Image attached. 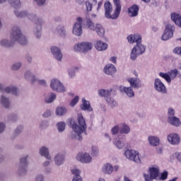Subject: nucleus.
I'll use <instances>...</instances> for the list:
<instances>
[{"label":"nucleus","mask_w":181,"mask_h":181,"mask_svg":"<svg viewBox=\"0 0 181 181\" xmlns=\"http://www.w3.org/2000/svg\"><path fill=\"white\" fill-rule=\"evenodd\" d=\"M76 159L81 163H91L93 162V157L88 153H78Z\"/></svg>","instance_id":"11"},{"label":"nucleus","mask_w":181,"mask_h":181,"mask_svg":"<svg viewBox=\"0 0 181 181\" xmlns=\"http://www.w3.org/2000/svg\"><path fill=\"white\" fill-rule=\"evenodd\" d=\"M173 158H176L178 162L181 163V153L177 152L173 154Z\"/></svg>","instance_id":"62"},{"label":"nucleus","mask_w":181,"mask_h":181,"mask_svg":"<svg viewBox=\"0 0 181 181\" xmlns=\"http://www.w3.org/2000/svg\"><path fill=\"white\" fill-rule=\"evenodd\" d=\"M13 12L16 18H26V15H28V11L14 10Z\"/></svg>","instance_id":"42"},{"label":"nucleus","mask_w":181,"mask_h":181,"mask_svg":"<svg viewBox=\"0 0 181 181\" xmlns=\"http://www.w3.org/2000/svg\"><path fill=\"white\" fill-rule=\"evenodd\" d=\"M55 33L61 36V37H66L67 36V31L66 30V28L63 25H57Z\"/></svg>","instance_id":"27"},{"label":"nucleus","mask_w":181,"mask_h":181,"mask_svg":"<svg viewBox=\"0 0 181 181\" xmlns=\"http://www.w3.org/2000/svg\"><path fill=\"white\" fill-rule=\"evenodd\" d=\"M103 73L107 76H114L117 73V68L112 64H107L103 69Z\"/></svg>","instance_id":"20"},{"label":"nucleus","mask_w":181,"mask_h":181,"mask_svg":"<svg viewBox=\"0 0 181 181\" xmlns=\"http://www.w3.org/2000/svg\"><path fill=\"white\" fill-rule=\"evenodd\" d=\"M149 173V177H151V179H156L159 177V170L156 168H150Z\"/></svg>","instance_id":"38"},{"label":"nucleus","mask_w":181,"mask_h":181,"mask_svg":"<svg viewBox=\"0 0 181 181\" xmlns=\"http://www.w3.org/2000/svg\"><path fill=\"white\" fill-rule=\"evenodd\" d=\"M168 122L169 124H170V125H173V127H180L181 125L180 119L176 117V116H174L173 117H169Z\"/></svg>","instance_id":"30"},{"label":"nucleus","mask_w":181,"mask_h":181,"mask_svg":"<svg viewBox=\"0 0 181 181\" xmlns=\"http://www.w3.org/2000/svg\"><path fill=\"white\" fill-rule=\"evenodd\" d=\"M173 53H175V54H178L179 56H181V47H175L173 49Z\"/></svg>","instance_id":"63"},{"label":"nucleus","mask_w":181,"mask_h":181,"mask_svg":"<svg viewBox=\"0 0 181 181\" xmlns=\"http://www.w3.org/2000/svg\"><path fill=\"white\" fill-rule=\"evenodd\" d=\"M119 91L120 93H124L129 97V98H134L135 97V92H134V88L131 86L127 87L124 86H119Z\"/></svg>","instance_id":"16"},{"label":"nucleus","mask_w":181,"mask_h":181,"mask_svg":"<svg viewBox=\"0 0 181 181\" xmlns=\"http://www.w3.org/2000/svg\"><path fill=\"white\" fill-rule=\"evenodd\" d=\"M18 119H19V117H18V115L13 113L8 116V122H18Z\"/></svg>","instance_id":"48"},{"label":"nucleus","mask_w":181,"mask_h":181,"mask_svg":"<svg viewBox=\"0 0 181 181\" xmlns=\"http://www.w3.org/2000/svg\"><path fill=\"white\" fill-rule=\"evenodd\" d=\"M17 172L20 176H23V175H26V173L28 172V166L19 165Z\"/></svg>","instance_id":"45"},{"label":"nucleus","mask_w":181,"mask_h":181,"mask_svg":"<svg viewBox=\"0 0 181 181\" xmlns=\"http://www.w3.org/2000/svg\"><path fill=\"white\" fill-rule=\"evenodd\" d=\"M23 131V126H22V125L18 126L16 128V129H14L13 135L11 136V141H13V139H15V138H16V136H19V135H21V134H22Z\"/></svg>","instance_id":"35"},{"label":"nucleus","mask_w":181,"mask_h":181,"mask_svg":"<svg viewBox=\"0 0 181 181\" xmlns=\"http://www.w3.org/2000/svg\"><path fill=\"white\" fill-rule=\"evenodd\" d=\"M91 2H93V4H94L95 5H97V0H88L86 2V8L87 12H91V11H93V4H91Z\"/></svg>","instance_id":"43"},{"label":"nucleus","mask_w":181,"mask_h":181,"mask_svg":"<svg viewBox=\"0 0 181 181\" xmlns=\"http://www.w3.org/2000/svg\"><path fill=\"white\" fill-rule=\"evenodd\" d=\"M67 114V107L64 106H59L56 109V115L58 117H63V115H66Z\"/></svg>","instance_id":"37"},{"label":"nucleus","mask_w":181,"mask_h":181,"mask_svg":"<svg viewBox=\"0 0 181 181\" xmlns=\"http://www.w3.org/2000/svg\"><path fill=\"white\" fill-rule=\"evenodd\" d=\"M111 91L112 90L100 89L98 93L100 97H104L109 107L114 108L115 107H118V103L115 101V99L111 97Z\"/></svg>","instance_id":"5"},{"label":"nucleus","mask_w":181,"mask_h":181,"mask_svg":"<svg viewBox=\"0 0 181 181\" xmlns=\"http://www.w3.org/2000/svg\"><path fill=\"white\" fill-rule=\"evenodd\" d=\"M108 45L103 42L101 40H97L95 43V48L98 49V52H103L104 50H107Z\"/></svg>","instance_id":"28"},{"label":"nucleus","mask_w":181,"mask_h":181,"mask_svg":"<svg viewBox=\"0 0 181 181\" xmlns=\"http://www.w3.org/2000/svg\"><path fill=\"white\" fill-rule=\"evenodd\" d=\"M86 26L88 29H90V30H95V25L91 21V20L87 21Z\"/></svg>","instance_id":"54"},{"label":"nucleus","mask_w":181,"mask_h":181,"mask_svg":"<svg viewBox=\"0 0 181 181\" xmlns=\"http://www.w3.org/2000/svg\"><path fill=\"white\" fill-rule=\"evenodd\" d=\"M39 154L40 156H43L47 160H52V156H50V153L49 152V148L43 146L39 149Z\"/></svg>","instance_id":"22"},{"label":"nucleus","mask_w":181,"mask_h":181,"mask_svg":"<svg viewBox=\"0 0 181 181\" xmlns=\"http://www.w3.org/2000/svg\"><path fill=\"white\" fill-rule=\"evenodd\" d=\"M38 22H40V23L35 24V26L34 27L33 34L37 39H40L42 37V30L43 29V25L46 23V21H42V20H40V21Z\"/></svg>","instance_id":"12"},{"label":"nucleus","mask_w":181,"mask_h":181,"mask_svg":"<svg viewBox=\"0 0 181 181\" xmlns=\"http://www.w3.org/2000/svg\"><path fill=\"white\" fill-rule=\"evenodd\" d=\"M93 49V43L89 42H79L74 45V52H81L82 53H87Z\"/></svg>","instance_id":"6"},{"label":"nucleus","mask_w":181,"mask_h":181,"mask_svg":"<svg viewBox=\"0 0 181 181\" xmlns=\"http://www.w3.org/2000/svg\"><path fill=\"white\" fill-rule=\"evenodd\" d=\"M148 141L151 146H158L160 140L158 136H150L148 138Z\"/></svg>","instance_id":"32"},{"label":"nucleus","mask_w":181,"mask_h":181,"mask_svg":"<svg viewBox=\"0 0 181 181\" xmlns=\"http://www.w3.org/2000/svg\"><path fill=\"white\" fill-rule=\"evenodd\" d=\"M98 148L97 146H93L91 148V155L92 156H98Z\"/></svg>","instance_id":"55"},{"label":"nucleus","mask_w":181,"mask_h":181,"mask_svg":"<svg viewBox=\"0 0 181 181\" xmlns=\"http://www.w3.org/2000/svg\"><path fill=\"white\" fill-rule=\"evenodd\" d=\"M127 40L131 45L136 43L130 53L131 60H136L138 56L144 54L146 50V47L142 44V36L139 34L130 35L127 36Z\"/></svg>","instance_id":"1"},{"label":"nucleus","mask_w":181,"mask_h":181,"mask_svg":"<svg viewBox=\"0 0 181 181\" xmlns=\"http://www.w3.org/2000/svg\"><path fill=\"white\" fill-rule=\"evenodd\" d=\"M119 131H120V129H119V125L115 126L111 129V132H112V135H117L118 134V132H119Z\"/></svg>","instance_id":"57"},{"label":"nucleus","mask_w":181,"mask_h":181,"mask_svg":"<svg viewBox=\"0 0 181 181\" xmlns=\"http://www.w3.org/2000/svg\"><path fill=\"white\" fill-rule=\"evenodd\" d=\"M39 127H40V129H42V131L45 129H47V128H49V121L42 120L40 122Z\"/></svg>","instance_id":"49"},{"label":"nucleus","mask_w":181,"mask_h":181,"mask_svg":"<svg viewBox=\"0 0 181 181\" xmlns=\"http://www.w3.org/2000/svg\"><path fill=\"white\" fill-rule=\"evenodd\" d=\"M0 104L4 108L8 109L11 107V100L6 95H1L0 96Z\"/></svg>","instance_id":"24"},{"label":"nucleus","mask_w":181,"mask_h":181,"mask_svg":"<svg viewBox=\"0 0 181 181\" xmlns=\"http://www.w3.org/2000/svg\"><path fill=\"white\" fill-rule=\"evenodd\" d=\"M173 32H175V25L172 24L166 25L161 39L163 40H169V39H172V37H173Z\"/></svg>","instance_id":"9"},{"label":"nucleus","mask_w":181,"mask_h":181,"mask_svg":"<svg viewBox=\"0 0 181 181\" xmlns=\"http://www.w3.org/2000/svg\"><path fill=\"white\" fill-rule=\"evenodd\" d=\"M42 117L44 118H49V117H52V111L50 110H45L42 115Z\"/></svg>","instance_id":"60"},{"label":"nucleus","mask_w":181,"mask_h":181,"mask_svg":"<svg viewBox=\"0 0 181 181\" xmlns=\"http://www.w3.org/2000/svg\"><path fill=\"white\" fill-rule=\"evenodd\" d=\"M56 93L53 92L48 93L45 98V101L46 104H52V103H53V101L56 100Z\"/></svg>","instance_id":"36"},{"label":"nucleus","mask_w":181,"mask_h":181,"mask_svg":"<svg viewBox=\"0 0 181 181\" xmlns=\"http://www.w3.org/2000/svg\"><path fill=\"white\" fill-rule=\"evenodd\" d=\"M71 172L74 176H80V174L81 173V171H80V170L76 168H72Z\"/></svg>","instance_id":"58"},{"label":"nucleus","mask_w":181,"mask_h":181,"mask_svg":"<svg viewBox=\"0 0 181 181\" xmlns=\"http://www.w3.org/2000/svg\"><path fill=\"white\" fill-rule=\"evenodd\" d=\"M154 88L158 93L161 94H166V86L162 83V81L159 78H156L154 81Z\"/></svg>","instance_id":"13"},{"label":"nucleus","mask_w":181,"mask_h":181,"mask_svg":"<svg viewBox=\"0 0 181 181\" xmlns=\"http://www.w3.org/2000/svg\"><path fill=\"white\" fill-rule=\"evenodd\" d=\"M72 181H83L81 175H74Z\"/></svg>","instance_id":"64"},{"label":"nucleus","mask_w":181,"mask_h":181,"mask_svg":"<svg viewBox=\"0 0 181 181\" xmlns=\"http://www.w3.org/2000/svg\"><path fill=\"white\" fill-rule=\"evenodd\" d=\"M25 80L27 81H30L32 84L36 83L37 81V78H36V75L33 73V71L30 69L26 70L23 74Z\"/></svg>","instance_id":"15"},{"label":"nucleus","mask_w":181,"mask_h":181,"mask_svg":"<svg viewBox=\"0 0 181 181\" xmlns=\"http://www.w3.org/2000/svg\"><path fill=\"white\" fill-rule=\"evenodd\" d=\"M120 134H124L125 135H128L131 132V127L128 126V124L123 123L122 124V127L119 130Z\"/></svg>","instance_id":"39"},{"label":"nucleus","mask_w":181,"mask_h":181,"mask_svg":"<svg viewBox=\"0 0 181 181\" xmlns=\"http://www.w3.org/2000/svg\"><path fill=\"white\" fill-rule=\"evenodd\" d=\"M114 144L117 148V149H122L124 146H125V144H124V142H122L119 139H116L114 142Z\"/></svg>","instance_id":"51"},{"label":"nucleus","mask_w":181,"mask_h":181,"mask_svg":"<svg viewBox=\"0 0 181 181\" xmlns=\"http://www.w3.org/2000/svg\"><path fill=\"white\" fill-rule=\"evenodd\" d=\"M167 139L171 145H179L180 144V137L175 133H170L167 136Z\"/></svg>","instance_id":"17"},{"label":"nucleus","mask_w":181,"mask_h":181,"mask_svg":"<svg viewBox=\"0 0 181 181\" xmlns=\"http://www.w3.org/2000/svg\"><path fill=\"white\" fill-rule=\"evenodd\" d=\"M10 39L14 45L18 43L21 46H26L28 43V38L22 33V30L18 25L13 26L10 33Z\"/></svg>","instance_id":"4"},{"label":"nucleus","mask_w":181,"mask_h":181,"mask_svg":"<svg viewBox=\"0 0 181 181\" xmlns=\"http://www.w3.org/2000/svg\"><path fill=\"white\" fill-rule=\"evenodd\" d=\"M130 18H135L139 12V6L134 4L128 8Z\"/></svg>","instance_id":"26"},{"label":"nucleus","mask_w":181,"mask_h":181,"mask_svg":"<svg viewBox=\"0 0 181 181\" xmlns=\"http://www.w3.org/2000/svg\"><path fill=\"white\" fill-rule=\"evenodd\" d=\"M128 83L130 84V87L138 90L142 87V82L139 78H129L127 79Z\"/></svg>","instance_id":"18"},{"label":"nucleus","mask_w":181,"mask_h":181,"mask_svg":"<svg viewBox=\"0 0 181 181\" xmlns=\"http://www.w3.org/2000/svg\"><path fill=\"white\" fill-rule=\"evenodd\" d=\"M95 30L96 33L100 36V37H103L105 33V30L104 29V27L100 23H96L95 27Z\"/></svg>","instance_id":"31"},{"label":"nucleus","mask_w":181,"mask_h":181,"mask_svg":"<svg viewBox=\"0 0 181 181\" xmlns=\"http://www.w3.org/2000/svg\"><path fill=\"white\" fill-rule=\"evenodd\" d=\"M83 18L78 17L77 18V22L73 26L72 33L75 35V36H81L83 35Z\"/></svg>","instance_id":"10"},{"label":"nucleus","mask_w":181,"mask_h":181,"mask_svg":"<svg viewBox=\"0 0 181 181\" xmlns=\"http://www.w3.org/2000/svg\"><path fill=\"white\" fill-rule=\"evenodd\" d=\"M82 105H81V110L83 111H93V108H91V105H90V102L86 100V99H82Z\"/></svg>","instance_id":"33"},{"label":"nucleus","mask_w":181,"mask_h":181,"mask_svg":"<svg viewBox=\"0 0 181 181\" xmlns=\"http://www.w3.org/2000/svg\"><path fill=\"white\" fill-rule=\"evenodd\" d=\"M50 87L53 91H57V93H64L66 91V88H64L63 83L56 78L51 80Z\"/></svg>","instance_id":"8"},{"label":"nucleus","mask_w":181,"mask_h":181,"mask_svg":"<svg viewBox=\"0 0 181 181\" xmlns=\"http://www.w3.org/2000/svg\"><path fill=\"white\" fill-rule=\"evenodd\" d=\"M57 129L59 132H64L66 129V122H59L57 123Z\"/></svg>","instance_id":"44"},{"label":"nucleus","mask_w":181,"mask_h":181,"mask_svg":"<svg viewBox=\"0 0 181 181\" xmlns=\"http://www.w3.org/2000/svg\"><path fill=\"white\" fill-rule=\"evenodd\" d=\"M4 93L11 94L12 95H18L19 94V88L16 86L11 85L5 88Z\"/></svg>","instance_id":"21"},{"label":"nucleus","mask_w":181,"mask_h":181,"mask_svg":"<svg viewBox=\"0 0 181 181\" xmlns=\"http://www.w3.org/2000/svg\"><path fill=\"white\" fill-rule=\"evenodd\" d=\"M124 156L127 159L135 162V163H141V158H139V153L135 150L127 149L124 152Z\"/></svg>","instance_id":"7"},{"label":"nucleus","mask_w":181,"mask_h":181,"mask_svg":"<svg viewBox=\"0 0 181 181\" xmlns=\"http://www.w3.org/2000/svg\"><path fill=\"white\" fill-rule=\"evenodd\" d=\"M21 67H22V62H17L13 63L11 66V70H12L13 71H18V70H19L21 69Z\"/></svg>","instance_id":"46"},{"label":"nucleus","mask_w":181,"mask_h":181,"mask_svg":"<svg viewBox=\"0 0 181 181\" xmlns=\"http://www.w3.org/2000/svg\"><path fill=\"white\" fill-rule=\"evenodd\" d=\"M0 46L1 47L9 48L13 47V46H15V44L11 39L9 40L8 38H3L0 40Z\"/></svg>","instance_id":"25"},{"label":"nucleus","mask_w":181,"mask_h":181,"mask_svg":"<svg viewBox=\"0 0 181 181\" xmlns=\"http://www.w3.org/2000/svg\"><path fill=\"white\" fill-rule=\"evenodd\" d=\"M102 172L104 175H111L114 172V167L110 163L103 165Z\"/></svg>","instance_id":"29"},{"label":"nucleus","mask_w":181,"mask_h":181,"mask_svg":"<svg viewBox=\"0 0 181 181\" xmlns=\"http://www.w3.org/2000/svg\"><path fill=\"white\" fill-rule=\"evenodd\" d=\"M159 179L160 180H166L168 179V171H164L163 173H161Z\"/></svg>","instance_id":"61"},{"label":"nucleus","mask_w":181,"mask_h":181,"mask_svg":"<svg viewBox=\"0 0 181 181\" xmlns=\"http://www.w3.org/2000/svg\"><path fill=\"white\" fill-rule=\"evenodd\" d=\"M177 73H179V71H177V69H173L171 70L168 74L170 77V80H175V78H176V76H177Z\"/></svg>","instance_id":"53"},{"label":"nucleus","mask_w":181,"mask_h":181,"mask_svg":"<svg viewBox=\"0 0 181 181\" xmlns=\"http://www.w3.org/2000/svg\"><path fill=\"white\" fill-rule=\"evenodd\" d=\"M6 129V124L4 122H0V135L4 134Z\"/></svg>","instance_id":"56"},{"label":"nucleus","mask_w":181,"mask_h":181,"mask_svg":"<svg viewBox=\"0 0 181 181\" xmlns=\"http://www.w3.org/2000/svg\"><path fill=\"white\" fill-rule=\"evenodd\" d=\"M29 158V156L26 155L24 156L19 159V166H28L29 165V161H28V159Z\"/></svg>","instance_id":"40"},{"label":"nucleus","mask_w":181,"mask_h":181,"mask_svg":"<svg viewBox=\"0 0 181 181\" xmlns=\"http://www.w3.org/2000/svg\"><path fill=\"white\" fill-rule=\"evenodd\" d=\"M78 71V67L74 66L68 69L69 76L71 78L76 76V72Z\"/></svg>","instance_id":"47"},{"label":"nucleus","mask_w":181,"mask_h":181,"mask_svg":"<svg viewBox=\"0 0 181 181\" xmlns=\"http://www.w3.org/2000/svg\"><path fill=\"white\" fill-rule=\"evenodd\" d=\"M33 2L37 5V6L42 7L45 6L47 0H33Z\"/></svg>","instance_id":"52"},{"label":"nucleus","mask_w":181,"mask_h":181,"mask_svg":"<svg viewBox=\"0 0 181 181\" xmlns=\"http://www.w3.org/2000/svg\"><path fill=\"white\" fill-rule=\"evenodd\" d=\"M171 19L173 21V22L179 26V28H181V16L176 13H173L171 14Z\"/></svg>","instance_id":"34"},{"label":"nucleus","mask_w":181,"mask_h":181,"mask_svg":"<svg viewBox=\"0 0 181 181\" xmlns=\"http://www.w3.org/2000/svg\"><path fill=\"white\" fill-rule=\"evenodd\" d=\"M64 155L62 153H58L54 157V162L56 166H62L64 163Z\"/></svg>","instance_id":"23"},{"label":"nucleus","mask_w":181,"mask_h":181,"mask_svg":"<svg viewBox=\"0 0 181 181\" xmlns=\"http://www.w3.org/2000/svg\"><path fill=\"white\" fill-rule=\"evenodd\" d=\"M160 77H162V78H164L167 83H171L172 80L170 79V76L168 73H163V72H160L159 73Z\"/></svg>","instance_id":"50"},{"label":"nucleus","mask_w":181,"mask_h":181,"mask_svg":"<svg viewBox=\"0 0 181 181\" xmlns=\"http://www.w3.org/2000/svg\"><path fill=\"white\" fill-rule=\"evenodd\" d=\"M115 9L112 8V4L110 1H105L104 4L105 17L107 19L117 20L119 18L122 6H121L120 0H113ZM113 11V13H112Z\"/></svg>","instance_id":"2"},{"label":"nucleus","mask_w":181,"mask_h":181,"mask_svg":"<svg viewBox=\"0 0 181 181\" xmlns=\"http://www.w3.org/2000/svg\"><path fill=\"white\" fill-rule=\"evenodd\" d=\"M51 53L53 54L54 59L58 62H62L63 59V53H62V49L58 47H51Z\"/></svg>","instance_id":"19"},{"label":"nucleus","mask_w":181,"mask_h":181,"mask_svg":"<svg viewBox=\"0 0 181 181\" xmlns=\"http://www.w3.org/2000/svg\"><path fill=\"white\" fill-rule=\"evenodd\" d=\"M25 17L28 18L30 22H33L35 25L40 23V21H42L43 22L46 21L42 17L37 16V14L35 13H30L29 11H27V15Z\"/></svg>","instance_id":"14"},{"label":"nucleus","mask_w":181,"mask_h":181,"mask_svg":"<svg viewBox=\"0 0 181 181\" xmlns=\"http://www.w3.org/2000/svg\"><path fill=\"white\" fill-rule=\"evenodd\" d=\"M79 98L78 96H75L74 99H72L71 102L70 103L69 105L71 107H74L77 103H78Z\"/></svg>","instance_id":"59"},{"label":"nucleus","mask_w":181,"mask_h":181,"mask_svg":"<svg viewBox=\"0 0 181 181\" xmlns=\"http://www.w3.org/2000/svg\"><path fill=\"white\" fill-rule=\"evenodd\" d=\"M8 2L11 5V6H12V8H14V9H18V8H21V6L22 5L21 0H8Z\"/></svg>","instance_id":"41"},{"label":"nucleus","mask_w":181,"mask_h":181,"mask_svg":"<svg viewBox=\"0 0 181 181\" xmlns=\"http://www.w3.org/2000/svg\"><path fill=\"white\" fill-rule=\"evenodd\" d=\"M77 121L78 124L76 123L72 124V129L74 132L71 133L70 137L72 139L81 141V139H83V136H81V134H84V132L87 131V124L86 123V119L81 114L78 115Z\"/></svg>","instance_id":"3"}]
</instances>
